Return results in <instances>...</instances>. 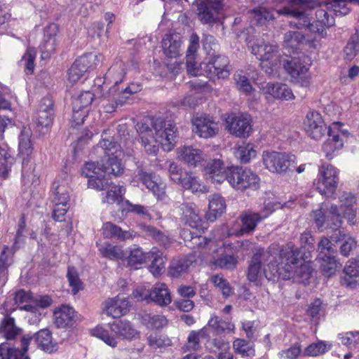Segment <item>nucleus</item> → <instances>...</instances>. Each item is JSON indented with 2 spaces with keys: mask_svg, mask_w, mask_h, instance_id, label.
Returning a JSON list of instances; mask_svg holds the SVG:
<instances>
[{
  "mask_svg": "<svg viewBox=\"0 0 359 359\" xmlns=\"http://www.w3.org/2000/svg\"><path fill=\"white\" fill-rule=\"evenodd\" d=\"M118 133L125 132V126H118ZM123 135L118 144L111 140L102 139L93 149L91 155H97L100 161L97 162H87L82 168V175L88 177V187L97 190L107 189L111 182L109 179L111 175L118 176L123 172V168L119 161L123 153L122 144L125 147L128 143H132V140L127 133V137Z\"/></svg>",
  "mask_w": 359,
  "mask_h": 359,
  "instance_id": "nucleus-1",
  "label": "nucleus"
},
{
  "mask_svg": "<svg viewBox=\"0 0 359 359\" xmlns=\"http://www.w3.org/2000/svg\"><path fill=\"white\" fill-rule=\"evenodd\" d=\"M311 6V0H287V5L276 12L279 15L294 18L297 20L291 21L290 26L297 29L307 28L310 32L324 36L326 34L325 27L317 20L311 23L305 13L306 9Z\"/></svg>",
  "mask_w": 359,
  "mask_h": 359,
  "instance_id": "nucleus-2",
  "label": "nucleus"
},
{
  "mask_svg": "<svg viewBox=\"0 0 359 359\" xmlns=\"http://www.w3.org/2000/svg\"><path fill=\"white\" fill-rule=\"evenodd\" d=\"M281 255L288 262L290 267L291 278H297L299 281H307L313 272L308 259L310 258L305 252V247H297L289 243L281 248Z\"/></svg>",
  "mask_w": 359,
  "mask_h": 359,
  "instance_id": "nucleus-3",
  "label": "nucleus"
},
{
  "mask_svg": "<svg viewBox=\"0 0 359 359\" xmlns=\"http://www.w3.org/2000/svg\"><path fill=\"white\" fill-rule=\"evenodd\" d=\"M153 129L155 130V136L149 135V137L142 136V143L147 153L156 154L158 151L159 144L164 149L170 151L174 146L175 140V126L165 123L161 118H156L154 123Z\"/></svg>",
  "mask_w": 359,
  "mask_h": 359,
  "instance_id": "nucleus-4",
  "label": "nucleus"
},
{
  "mask_svg": "<svg viewBox=\"0 0 359 359\" xmlns=\"http://www.w3.org/2000/svg\"><path fill=\"white\" fill-rule=\"evenodd\" d=\"M109 327L111 331L116 335V337L111 336L108 330L102 327H97L93 330V335L102 339L111 347L117 346V339L132 340L138 335V332L127 320H118L114 321L109 324Z\"/></svg>",
  "mask_w": 359,
  "mask_h": 359,
  "instance_id": "nucleus-5",
  "label": "nucleus"
},
{
  "mask_svg": "<svg viewBox=\"0 0 359 359\" xmlns=\"http://www.w3.org/2000/svg\"><path fill=\"white\" fill-rule=\"evenodd\" d=\"M259 181L260 179L255 172L239 166L230 167L227 175L229 184L236 190L241 191L259 189Z\"/></svg>",
  "mask_w": 359,
  "mask_h": 359,
  "instance_id": "nucleus-6",
  "label": "nucleus"
},
{
  "mask_svg": "<svg viewBox=\"0 0 359 359\" xmlns=\"http://www.w3.org/2000/svg\"><path fill=\"white\" fill-rule=\"evenodd\" d=\"M339 171L331 164H323L319 168L318 178L313 185L318 191L327 198L332 197L337 190L339 183Z\"/></svg>",
  "mask_w": 359,
  "mask_h": 359,
  "instance_id": "nucleus-7",
  "label": "nucleus"
},
{
  "mask_svg": "<svg viewBox=\"0 0 359 359\" xmlns=\"http://www.w3.org/2000/svg\"><path fill=\"white\" fill-rule=\"evenodd\" d=\"M168 174L172 182L185 189L191 190L193 193L205 192L206 191V187L200 183L197 177L185 171L181 166L174 162L169 165Z\"/></svg>",
  "mask_w": 359,
  "mask_h": 359,
  "instance_id": "nucleus-8",
  "label": "nucleus"
},
{
  "mask_svg": "<svg viewBox=\"0 0 359 359\" xmlns=\"http://www.w3.org/2000/svg\"><path fill=\"white\" fill-rule=\"evenodd\" d=\"M295 156L285 153L272 151L263 154L265 167L269 171L279 174L292 170L295 168Z\"/></svg>",
  "mask_w": 359,
  "mask_h": 359,
  "instance_id": "nucleus-9",
  "label": "nucleus"
},
{
  "mask_svg": "<svg viewBox=\"0 0 359 359\" xmlns=\"http://www.w3.org/2000/svg\"><path fill=\"white\" fill-rule=\"evenodd\" d=\"M210 55L208 62L201 63V69L209 78L226 79L230 75L229 60L225 55H216L214 53Z\"/></svg>",
  "mask_w": 359,
  "mask_h": 359,
  "instance_id": "nucleus-10",
  "label": "nucleus"
},
{
  "mask_svg": "<svg viewBox=\"0 0 359 359\" xmlns=\"http://www.w3.org/2000/svg\"><path fill=\"white\" fill-rule=\"evenodd\" d=\"M102 56L101 55L89 53L81 56L74 61L68 71L69 81L72 83L78 81L84 73L89 69L95 68L102 62Z\"/></svg>",
  "mask_w": 359,
  "mask_h": 359,
  "instance_id": "nucleus-11",
  "label": "nucleus"
},
{
  "mask_svg": "<svg viewBox=\"0 0 359 359\" xmlns=\"http://www.w3.org/2000/svg\"><path fill=\"white\" fill-rule=\"evenodd\" d=\"M133 180L141 182L158 198L163 199L165 194V184L158 182L153 173L143 165H137L134 172Z\"/></svg>",
  "mask_w": 359,
  "mask_h": 359,
  "instance_id": "nucleus-12",
  "label": "nucleus"
},
{
  "mask_svg": "<svg viewBox=\"0 0 359 359\" xmlns=\"http://www.w3.org/2000/svg\"><path fill=\"white\" fill-rule=\"evenodd\" d=\"M199 20L203 24L211 25L218 19V13L222 9V0H195Z\"/></svg>",
  "mask_w": 359,
  "mask_h": 359,
  "instance_id": "nucleus-13",
  "label": "nucleus"
},
{
  "mask_svg": "<svg viewBox=\"0 0 359 359\" xmlns=\"http://www.w3.org/2000/svg\"><path fill=\"white\" fill-rule=\"evenodd\" d=\"M282 62L284 69L291 76L294 83L304 88L310 86L311 77L308 74L309 67L299 58L292 57L290 60H283Z\"/></svg>",
  "mask_w": 359,
  "mask_h": 359,
  "instance_id": "nucleus-14",
  "label": "nucleus"
},
{
  "mask_svg": "<svg viewBox=\"0 0 359 359\" xmlns=\"http://www.w3.org/2000/svg\"><path fill=\"white\" fill-rule=\"evenodd\" d=\"M32 132L30 129L24 128L19 136V156L22 158V177L28 179L33 171L32 165L29 166V156L32 154L33 147L31 142Z\"/></svg>",
  "mask_w": 359,
  "mask_h": 359,
  "instance_id": "nucleus-15",
  "label": "nucleus"
},
{
  "mask_svg": "<svg viewBox=\"0 0 359 359\" xmlns=\"http://www.w3.org/2000/svg\"><path fill=\"white\" fill-rule=\"evenodd\" d=\"M228 131L238 137H247L252 132L251 118L248 114L230 115L226 119Z\"/></svg>",
  "mask_w": 359,
  "mask_h": 359,
  "instance_id": "nucleus-16",
  "label": "nucleus"
},
{
  "mask_svg": "<svg viewBox=\"0 0 359 359\" xmlns=\"http://www.w3.org/2000/svg\"><path fill=\"white\" fill-rule=\"evenodd\" d=\"M279 257L280 259L279 264L273 262V257L271 255L268 260L269 263L264 267V274L269 280L276 281L279 278L283 280L291 278L292 271H290V267L288 266L289 262L284 260L281 255V250H280Z\"/></svg>",
  "mask_w": 359,
  "mask_h": 359,
  "instance_id": "nucleus-17",
  "label": "nucleus"
},
{
  "mask_svg": "<svg viewBox=\"0 0 359 359\" xmlns=\"http://www.w3.org/2000/svg\"><path fill=\"white\" fill-rule=\"evenodd\" d=\"M230 168L226 167L220 159H211L204 168V175L207 180L212 183H222L227 181V175Z\"/></svg>",
  "mask_w": 359,
  "mask_h": 359,
  "instance_id": "nucleus-18",
  "label": "nucleus"
},
{
  "mask_svg": "<svg viewBox=\"0 0 359 359\" xmlns=\"http://www.w3.org/2000/svg\"><path fill=\"white\" fill-rule=\"evenodd\" d=\"M193 131L198 136L209 138L215 136L219 130L217 123L207 115L194 117L192 120Z\"/></svg>",
  "mask_w": 359,
  "mask_h": 359,
  "instance_id": "nucleus-19",
  "label": "nucleus"
},
{
  "mask_svg": "<svg viewBox=\"0 0 359 359\" xmlns=\"http://www.w3.org/2000/svg\"><path fill=\"white\" fill-rule=\"evenodd\" d=\"M340 282L343 286L350 289L359 286V260L351 259L347 262Z\"/></svg>",
  "mask_w": 359,
  "mask_h": 359,
  "instance_id": "nucleus-20",
  "label": "nucleus"
},
{
  "mask_svg": "<svg viewBox=\"0 0 359 359\" xmlns=\"http://www.w3.org/2000/svg\"><path fill=\"white\" fill-rule=\"evenodd\" d=\"M57 32L58 27L55 24H50L45 28L44 37L40 45L42 59L49 57L55 52L57 44L56 39Z\"/></svg>",
  "mask_w": 359,
  "mask_h": 359,
  "instance_id": "nucleus-21",
  "label": "nucleus"
},
{
  "mask_svg": "<svg viewBox=\"0 0 359 359\" xmlns=\"http://www.w3.org/2000/svg\"><path fill=\"white\" fill-rule=\"evenodd\" d=\"M161 46L166 57L176 58L182 52L181 36L178 34H166L162 39Z\"/></svg>",
  "mask_w": 359,
  "mask_h": 359,
  "instance_id": "nucleus-22",
  "label": "nucleus"
},
{
  "mask_svg": "<svg viewBox=\"0 0 359 359\" xmlns=\"http://www.w3.org/2000/svg\"><path fill=\"white\" fill-rule=\"evenodd\" d=\"M54 116L53 102L49 97H43L39 104L36 121L37 125L48 127L51 125Z\"/></svg>",
  "mask_w": 359,
  "mask_h": 359,
  "instance_id": "nucleus-23",
  "label": "nucleus"
},
{
  "mask_svg": "<svg viewBox=\"0 0 359 359\" xmlns=\"http://www.w3.org/2000/svg\"><path fill=\"white\" fill-rule=\"evenodd\" d=\"M129 301L126 297L117 296L105 302L104 310L108 316L119 318L128 311Z\"/></svg>",
  "mask_w": 359,
  "mask_h": 359,
  "instance_id": "nucleus-24",
  "label": "nucleus"
},
{
  "mask_svg": "<svg viewBox=\"0 0 359 359\" xmlns=\"http://www.w3.org/2000/svg\"><path fill=\"white\" fill-rule=\"evenodd\" d=\"M271 255L268 251L258 250L252 257L248 270V278L250 281H256L261 274L260 269L262 262H267Z\"/></svg>",
  "mask_w": 359,
  "mask_h": 359,
  "instance_id": "nucleus-25",
  "label": "nucleus"
},
{
  "mask_svg": "<svg viewBox=\"0 0 359 359\" xmlns=\"http://www.w3.org/2000/svg\"><path fill=\"white\" fill-rule=\"evenodd\" d=\"M179 159L189 166L196 167L204 159L203 151L191 146L178 149Z\"/></svg>",
  "mask_w": 359,
  "mask_h": 359,
  "instance_id": "nucleus-26",
  "label": "nucleus"
},
{
  "mask_svg": "<svg viewBox=\"0 0 359 359\" xmlns=\"http://www.w3.org/2000/svg\"><path fill=\"white\" fill-rule=\"evenodd\" d=\"M54 317L55 324L60 328L73 326L77 319L74 309L69 306H62L55 311Z\"/></svg>",
  "mask_w": 359,
  "mask_h": 359,
  "instance_id": "nucleus-27",
  "label": "nucleus"
},
{
  "mask_svg": "<svg viewBox=\"0 0 359 359\" xmlns=\"http://www.w3.org/2000/svg\"><path fill=\"white\" fill-rule=\"evenodd\" d=\"M194 262L192 256H184L172 260L168 269V273L172 278H180L189 271Z\"/></svg>",
  "mask_w": 359,
  "mask_h": 359,
  "instance_id": "nucleus-28",
  "label": "nucleus"
},
{
  "mask_svg": "<svg viewBox=\"0 0 359 359\" xmlns=\"http://www.w3.org/2000/svg\"><path fill=\"white\" fill-rule=\"evenodd\" d=\"M252 53L260 60L269 62L272 65H273V59L278 57V47L264 42L257 43L252 47Z\"/></svg>",
  "mask_w": 359,
  "mask_h": 359,
  "instance_id": "nucleus-29",
  "label": "nucleus"
},
{
  "mask_svg": "<svg viewBox=\"0 0 359 359\" xmlns=\"http://www.w3.org/2000/svg\"><path fill=\"white\" fill-rule=\"evenodd\" d=\"M102 234L107 238H116L121 241L133 238L135 236L134 231H123L120 226L112 222H105L102 226Z\"/></svg>",
  "mask_w": 359,
  "mask_h": 359,
  "instance_id": "nucleus-30",
  "label": "nucleus"
},
{
  "mask_svg": "<svg viewBox=\"0 0 359 359\" xmlns=\"http://www.w3.org/2000/svg\"><path fill=\"white\" fill-rule=\"evenodd\" d=\"M263 91L265 94H269L274 98L290 100L294 98L292 90L283 83H267L263 86Z\"/></svg>",
  "mask_w": 359,
  "mask_h": 359,
  "instance_id": "nucleus-31",
  "label": "nucleus"
},
{
  "mask_svg": "<svg viewBox=\"0 0 359 359\" xmlns=\"http://www.w3.org/2000/svg\"><path fill=\"white\" fill-rule=\"evenodd\" d=\"M327 135L328 138L323 144V151L327 158L332 159L334 152L341 149L344 143L338 132L334 131L332 127H328Z\"/></svg>",
  "mask_w": 359,
  "mask_h": 359,
  "instance_id": "nucleus-32",
  "label": "nucleus"
},
{
  "mask_svg": "<svg viewBox=\"0 0 359 359\" xmlns=\"http://www.w3.org/2000/svg\"><path fill=\"white\" fill-rule=\"evenodd\" d=\"M226 210V203L219 194L210 196L208 211L205 215L207 220L214 222L220 217Z\"/></svg>",
  "mask_w": 359,
  "mask_h": 359,
  "instance_id": "nucleus-33",
  "label": "nucleus"
},
{
  "mask_svg": "<svg viewBox=\"0 0 359 359\" xmlns=\"http://www.w3.org/2000/svg\"><path fill=\"white\" fill-rule=\"evenodd\" d=\"M240 219L241 221L240 231L241 234H245L252 232L257 224L264 219V217H262L258 212L246 210L242 212Z\"/></svg>",
  "mask_w": 359,
  "mask_h": 359,
  "instance_id": "nucleus-34",
  "label": "nucleus"
},
{
  "mask_svg": "<svg viewBox=\"0 0 359 359\" xmlns=\"http://www.w3.org/2000/svg\"><path fill=\"white\" fill-rule=\"evenodd\" d=\"M172 301L170 292L164 283H157L151 289V300L161 306L170 304Z\"/></svg>",
  "mask_w": 359,
  "mask_h": 359,
  "instance_id": "nucleus-35",
  "label": "nucleus"
},
{
  "mask_svg": "<svg viewBox=\"0 0 359 359\" xmlns=\"http://www.w3.org/2000/svg\"><path fill=\"white\" fill-rule=\"evenodd\" d=\"M248 13L252 25L263 26L275 20L273 15L263 7L250 10Z\"/></svg>",
  "mask_w": 359,
  "mask_h": 359,
  "instance_id": "nucleus-36",
  "label": "nucleus"
},
{
  "mask_svg": "<svg viewBox=\"0 0 359 359\" xmlns=\"http://www.w3.org/2000/svg\"><path fill=\"white\" fill-rule=\"evenodd\" d=\"M123 76V69L120 68L118 72V78L114 79V85L109 90V93L112 96V99L115 100L116 104H119L120 106L128 102L130 97L132 95L126 88L117 93V85L122 81Z\"/></svg>",
  "mask_w": 359,
  "mask_h": 359,
  "instance_id": "nucleus-37",
  "label": "nucleus"
},
{
  "mask_svg": "<svg viewBox=\"0 0 359 359\" xmlns=\"http://www.w3.org/2000/svg\"><path fill=\"white\" fill-rule=\"evenodd\" d=\"M149 259H151L149 271L155 276L162 274L165 271L166 257L163 256V252L156 248L151 249L149 252Z\"/></svg>",
  "mask_w": 359,
  "mask_h": 359,
  "instance_id": "nucleus-38",
  "label": "nucleus"
},
{
  "mask_svg": "<svg viewBox=\"0 0 359 359\" xmlns=\"http://www.w3.org/2000/svg\"><path fill=\"white\" fill-rule=\"evenodd\" d=\"M180 210L183 216V219L192 228H198L201 223V219L193 203H182Z\"/></svg>",
  "mask_w": 359,
  "mask_h": 359,
  "instance_id": "nucleus-39",
  "label": "nucleus"
},
{
  "mask_svg": "<svg viewBox=\"0 0 359 359\" xmlns=\"http://www.w3.org/2000/svg\"><path fill=\"white\" fill-rule=\"evenodd\" d=\"M305 41L304 36L297 31H288L284 34L283 46L288 53H294Z\"/></svg>",
  "mask_w": 359,
  "mask_h": 359,
  "instance_id": "nucleus-40",
  "label": "nucleus"
},
{
  "mask_svg": "<svg viewBox=\"0 0 359 359\" xmlns=\"http://www.w3.org/2000/svg\"><path fill=\"white\" fill-rule=\"evenodd\" d=\"M317 260L320 264L321 272L327 277L334 275L341 266V263L337 259V254L327 255L325 257H318Z\"/></svg>",
  "mask_w": 359,
  "mask_h": 359,
  "instance_id": "nucleus-41",
  "label": "nucleus"
},
{
  "mask_svg": "<svg viewBox=\"0 0 359 359\" xmlns=\"http://www.w3.org/2000/svg\"><path fill=\"white\" fill-rule=\"evenodd\" d=\"M35 341L38 346L43 351L51 353L55 349L56 344L53 342L50 331L48 329H42L34 334Z\"/></svg>",
  "mask_w": 359,
  "mask_h": 359,
  "instance_id": "nucleus-42",
  "label": "nucleus"
},
{
  "mask_svg": "<svg viewBox=\"0 0 359 359\" xmlns=\"http://www.w3.org/2000/svg\"><path fill=\"white\" fill-rule=\"evenodd\" d=\"M22 333V329L15 324L13 317L6 316L0 324V334H2L7 340H12Z\"/></svg>",
  "mask_w": 359,
  "mask_h": 359,
  "instance_id": "nucleus-43",
  "label": "nucleus"
},
{
  "mask_svg": "<svg viewBox=\"0 0 359 359\" xmlns=\"http://www.w3.org/2000/svg\"><path fill=\"white\" fill-rule=\"evenodd\" d=\"M140 229L147 236L151 237L155 240L160 245L164 248H169L171 241L170 238L165 236L162 231L157 229L154 226L142 224L140 225Z\"/></svg>",
  "mask_w": 359,
  "mask_h": 359,
  "instance_id": "nucleus-44",
  "label": "nucleus"
},
{
  "mask_svg": "<svg viewBox=\"0 0 359 359\" xmlns=\"http://www.w3.org/2000/svg\"><path fill=\"white\" fill-rule=\"evenodd\" d=\"M208 337L207 330L204 327L198 331H191L187 338V342L184 346V351H196L200 348V340Z\"/></svg>",
  "mask_w": 359,
  "mask_h": 359,
  "instance_id": "nucleus-45",
  "label": "nucleus"
},
{
  "mask_svg": "<svg viewBox=\"0 0 359 359\" xmlns=\"http://www.w3.org/2000/svg\"><path fill=\"white\" fill-rule=\"evenodd\" d=\"M52 192L54 204L65 205L68 203L69 199V191L65 184H60L59 182H54L52 185Z\"/></svg>",
  "mask_w": 359,
  "mask_h": 359,
  "instance_id": "nucleus-46",
  "label": "nucleus"
},
{
  "mask_svg": "<svg viewBox=\"0 0 359 359\" xmlns=\"http://www.w3.org/2000/svg\"><path fill=\"white\" fill-rule=\"evenodd\" d=\"M328 216L326 228L331 229H339L343 224L342 217L339 212L338 206L332 204L328 209Z\"/></svg>",
  "mask_w": 359,
  "mask_h": 359,
  "instance_id": "nucleus-47",
  "label": "nucleus"
},
{
  "mask_svg": "<svg viewBox=\"0 0 359 359\" xmlns=\"http://www.w3.org/2000/svg\"><path fill=\"white\" fill-rule=\"evenodd\" d=\"M142 323L149 329H160L167 325V319L161 315L145 313L142 316Z\"/></svg>",
  "mask_w": 359,
  "mask_h": 359,
  "instance_id": "nucleus-48",
  "label": "nucleus"
},
{
  "mask_svg": "<svg viewBox=\"0 0 359 359\" xmlns=\"http://www.w3.org/2000/svg\"><path fill=\"white\" fill-rule=\"evenodd\" d=\"M99 250L104 257L111 260L121 259L126 256L121 247L110 243H105Z\"/></svg>",
  "mask_w": 359,
  "mask_h": 359,
  "instance_id": "nucleus-49",
  "label": "nucleus"
},
{
  "mask_svg": "<svg viewBox=\"0 0 359 359\" xmlns=\"http://www.w3.org/2000/svg\"><path fill=\"white\" fill-rule=\"evenodd\" d=\"M149 252L144 253L140 248L133 249L128 257V264L135 269H139L140 266L149 259Z\"/></svg>",
  "mask_w": 359,
  "mask_h": 359,
  "instance_id": "nucleus-50",
  "label": "nucleus"
},
{
  "mask_svg": "<svg viewBox=\"0 0 359 359\" xmlns=\"http://www.w3.org/2000/svg\"><path fill=\"white\" fill-rule=\"evenodd\" d=\"M359 51V32H356L353 34L346 46L344 47V52L346 59L352 60Z\"/></svg>",
  "mask_w": 359,
  "mask_h": 359,
  "instance_id": "nucleus-51",
  "label": "nucleus"
},
{
  "mask_svg": "<svg viewBox=\"0 0 359 359\" xmlns=\"http://www.w3.org/2000/svg\"><path fill=\"white\" fill-rule=\"evenodd\" d=\"M69 285L72 287L74 294H77L83 289V283L79 278L77 270L74 266H69L67 273Z\"/></svg>",
  "mask_w": 359,
  "mask_h": 359,
  "instance_id": "nucleus-52",
  "label": "nucleus"
},
{
  "mask_svg": "<svg viewBox=\"0 0 359 359\" xmlns=\"http://www.w3.org/2000/svg\"><path fill=\"white\" fill-rule=\"evenodd\" d=\"M348 4V0H327L326 2L327 9L339 15H345L349 13L351 8Z\"/></svg>",
  "mask_w": 359,
  "mask_h": 359,
  "instance_id": "nucleus-53",
  "label": "nucleus"
},
{
  "mask_svg": "<svg viewBox=\"0 0 359 359\" xmlns=\"http://www.w3.org/2000/svg\"><path fill=\"white\" fill-rule=\"evenodd\" d=\"M208 326L211 327L217 334H221L226 331H231L233 325L221 319L217 316H212L208 321Z\"/></svg>",
  "mask_w": 359,
  "mask_h": 359,
  "instance_id": "nucleus-54",
  "label": "nucleus"
},
{
  "mask_svg": "<svg viewBox=\"0 0 359 359\" xmlns=\"http://www.w3.org/2000/svg\"><path fill=\"white\" fill-rule=\"evenodd\" d=\"M235 156L243 163H247L251 158L256 156V151L253 149V145L247 144L238 147L235 152Z\"/></svg>",
  "mask_w": 359,
  "mask_h": 359,
  "instance_id": "nucleus-55",
  "label": "nucleus"
},
{
  "mask_svg": "<svg viewBox=\"0 0 359 359\" xmlns=\"http://www.w3.org/2000/svg\"><path fill=\"white\" fill-rule=\"evenodd\" d=\"M233 348L236 353L244 357H251L255 355L252 344L243 339H237L233 341Z\"/></svg>",
  "mask_w": 359,
  "mask_h": 359,
  "instance_id": "nucleus-56",
  "label": "nucleus"
},
{
  "mask_svg": "<svg viewBox=\"0 0 359 359\" xmlns=\"http://www.w3.org/2000/svg\"><path fill=\"white\" fill-rule=\"evenodd\" d=\"M318 257H325L327 255L337 254V250L334 248L332 242L327 237H322L318 243Z\"/></svg>",
  "mask_w": 359,
  "mask_h": 359,
  "instance_id": "nucleus-57",
  "label": "nucleus"
},
{
  "mask_svg": "<svg viewBox=\"0 0 359 359\" xmlns=\"http://www.w3.org/2000/svg\"><path fill=\"white\" fill-rule=\"evenodd\" d=\"M328 209L329 208H327L325 205L322 204L319 209L316 210L312 212V218L318 229L323 226L326 227L327 226Z\"/></svg>",
  "mask_w": 359,
  "mask_h": 359,
  "instance_id": "nucleus-58",
  "label": "nucleus"
},
{
  "mask_svg": "<svg viewBox=\"0 0 359 359\" xmlns=\"http://www.w3.org/2000/svg\"><path fill=\"white\" fill-rule=\"evenodd\" d=\"M304 123L306 132L325 124L321 115L317 111L308 113Z\"/></svg>",
  "mask_w": 359,
  "mask_h": 359,
  "instance_id": "nucleus-59",
  "label": "nucleus"
},
{
  "mask_svg": "<svg viewBox=\"0 0 359 359\" xmlns=\"http://www.w3.org/2000/svg\"><path fill=\"white\" fill-rule=\"evenodd\" d=\"M94 95L90 91L81 92L79 95L73 101L74 109H87V107L92 103Z\"/></svg>",
  "mask_w": 359,
  "mask_h": 359,
  "instance_id": "nucleus-60",
  "label": "nucleus"
},
{
  "mask_svg": "<svg viewBox=\"0 0 359 359\" xmlns=\"http://www.w3.org/2000/svg\"><path fill=\"white\" fill-rule=\"evenodd\" d=\"M125 192L126 189L123 187L114 186L107 192V195L103 201L109 204L114 203H119L122 201V196Z\"/></svg>",
  "mask_w": 359,
  "mask_h": 359,
  "instance_id": "nucleus-61",
  "label": "nucleus"
},
{
  "mask_svg": "<svg viewBox=\"0 0 359 359\" xmlns=\"http://www.w3.org/2000/svg\"><path fill=\"white\" fill-rule=\"evenodd\" d=\"M13 252L8 246H4L0 255V279L4 278L7 273V268L11 263Z\"/></svg>",
  "mask_w": 359,
  "mask_h": 359,
  "instance_id": "nucleus-62",
  "label": "nucleus"
},
{
  "mask_svg": "<svg viewBox=\"0 0 359 359\" xmlns=\"http://www.w3.org/2000/svg\"><path fill=\"white\" fill-rule=\"evenodd\" d=\"M13 158L8 153L6 147L0 145V163L4 166L3 171H0V177L6 179L8 177V165L13 163Z\"/></svg>",
  "mask_w": 359,
  "mask_h": 359,
  "instance_id": "nucleus-63",
  "label": "nucleus"
},
{
  "mask_svg": "<svg viewBox=\"0 0 359 359\" xmlns=\"http://www.w3.org/2000/svg\"><path fill=\"white\" fill-rule=\"evenodd\" d=\"M237 263L236 257L229 255H222L214 262L216 266L224 269H233L236 266Z\"/></svg>",
  "mask_w": 359,
  "mask_h": 359,
  "instance_id": "nucleus-64",
  "label": "nucleus"
}]
</instances>
